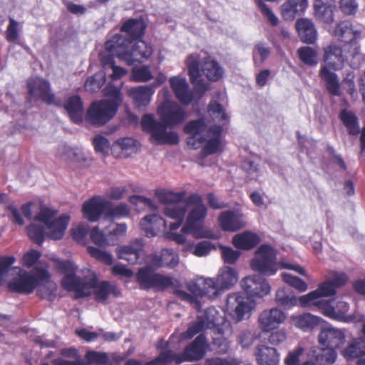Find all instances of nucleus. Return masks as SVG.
Masks as SVG:
<instances>
[{
	"mask_svg": "<svg viewBox=\"0 0 365 365\" xmlns=\"http://www.w3.org/2000/svg\"><path fill=\"white\" fill-rule=\"evenodd\" d=\"M240 285L245 294L239 292L229 294L227 297L226 309L232 318L240 322L250 317L255 298H262L269 294L271 287L267 280L261 275L254 274L244 277Z\"/></svg>",
	"mask_w": 365,
	"mask_h": 365,
	"instance_id": "f257e3e1",
	"label": "nucleus"
},
{
	"mask_svg": "<svg viewBox=\"0 0 365 365\" xmlns=\"http://www.w3.org/2000/svg\"><path fill=\"white\" fill-rule=\"evenodd\" d=\"M131 43L128 38L116 34L106 41L105 48L128 66L136 62L143 63L151 57L153 48L150 43L141 39L136 41L133 45Z\"/></svg>",
	"mask_w": 365,
	"mask_h": 365,
	"instance_id": "f03ea898",
	"label": "nucleus"
},
{
	"mask_svg": "<svg viewBox=\"0 0 365 365\" xmlns=\"http://www.w3.org/2000/svg\"><path fill=\"white\" fill-rule=\"evenodd\" d=\"M346 56L340 45L331 42L323 47V61L324 65L319 70V77L324 81L328 92L334 96H341L340 83L337 75L331 71L341 70Z\"/></svg>",
	"mask_w": 365,
	"mask_h": 365,
	"instance_id": "7ed1b4c3",
	"label": "nucleus"
},
{
	"mask_svg": "<svg viewBox=\"0 0 365 365\" xmlns=\"http://www.w3.org/2000/svg\"><path fill=\"white\" fill-rule=\"evenodd\" d=\"M277 251L269 245H261L255 252V257L250 261V267L254 270L267 276H272L279 269H288L306 276L305 269L299 266L288 263L277 262Z\"/></svg>",
	"mask_w": 365,
	"mask_h": 365,
	"instance_id": "20e7f679",
	"label": "nucleus"
},
{
	"mask_svg": "<svg viewBox=\"0 0 365 365\" xmlns=\"http://www.w3.org/2000/svg\"><path fill=\"white\" fill-rule=\"evenodd\" d=\"M207 339L203 334H200L192 342L187 344L181 354L174 353L168 349L147 362L146 365H163L174 361L180 364L184 361H197L204 358L207 351Z\"/></svg>",
	"mask_w": 365,
	"mask_h": 365,
	"instance_id": "39448f33",
	"label": "nucleus"
},
{
	"mask_svg": "<svg viewBox=\"0 0 365 365\" xmlns=\"http://www.w3.org/2000/svg\"><path fill=\"white\" fill-rule=\"evenodd\" d=\"M182 204L193 205L195 207L189 212L186 223L182 227L183 232H190L196 239L212 238L213 235L210 231L202 229L204 220L207 215V208L202 203L200 195L192 194L187 198L185 197Z\"/></svg>",
	"mask_w": 365,
	"mask_h": 365,
	"instance_id": "423d86ee",
	"label": "nucleus"
},
{
	"mask_svg": "<svg viewBox=\"0 0 365 365\" xmlns=\"http://www.w3.org/2000/svg\"><path fill=\"white\" fill-rule=\"evenodd\" d=\"M155 196L160 203L168 205L164 209V214L166 217L175 220L170 224V231L178 229L182 225L187 212L186 205L182 204L186 197V192H175L165 190H157Z\"/></svg>",
	"mask_w": 365,
	"mask_h": 365,
	"instance_id": "0eeeda50",
	"label": "nucleus"
},
{
	"mask_svg": "<svg viewBox=\"0 0 365 365\" xmlns=\"http://www.w3.org/2000/svg\"><path fill=\"white\" fill-rule=\"evenodd\" d=\"M56 214L57 210L41 206L38 214L36 216V220L43 223L48 230L46 234L48 237L53 240L63 238L70 222L69 215H62L54 218Z\"/></svg>",
	"mask_w": 365,
	"mask_h": 365,
	"instance_id": "6e6552de",
	"label": "nucleus"
},
{
	"mask_svg": "<svg viewBox=\"0 0 365 365\" xmlns=\"http://www.w3.org/2000/svg\"><path fill=\"white\" fill-rule=\"evenodd\" d=\"M141 126L143 131L150 133L151 140L157 145H174L179 143L178 134L175 131H166L169 127L155 120L153 115H144Z\"/></svg>",
	"mask_w": 365,
	"mask_h": 365,
	"instance_id": "1a4fd4ad",
	"label": "nucleus"
},
{
	"mask_svg": "<svg viewBox=\"0 0 365 365\" xmlns=\"http://www.w3.org/2000/svg\"><path fill=\"white\" fill-rule=\"evenodd\" d=\"M118 104L107 100L95 101L87 109L85 119L89 124L101 127L110 121L116 115Z\"/></svg>",
	"mask_w": 365,
	"mask_h": 365,
	"instance_id": "9d476101",
	"label": "nucleus"
},
{
	"mask_svg": "<svg viewBox=\"0 0 365 365\" xmlns=\"http://www.w3.org/2000/svg\"><path fill=\"white\" fill-rule=\"evenodd\" d=\"M49 277L48 272L43 268H35L32 272H21L9 284L10 291L21 294H31L38 284Z\"/></svg>",
	"mask_w": 365,
	"mask_h": 365,
	"instance_id": "9b49d317",
	"label": "nucleus"
},
{
	"mask_svg": "<svg viewBox=\"0 0 365 365\" xmlns=\"http://www.w3.org/2000/svg\"><path fill=\"white\" fill-rule=\"evenodd\" d=\"M136 281L144 290L153 289L164 292L173 286V278L155 272L151 266L140 268L136 273Z\"/></svg>",
	"mask_w": 365,
	"mask_h": 365,
	"instance_id": "f8f14e48",
	"label": "nucleus"
},
{
	"mask_svg": "<svg viewBox=\"0 0 365 365\" xmlns=\"http://www.w3.org/2000/svg\"><path fill=\"white\" fill-rule=\"evenodd\" d=\"M346 282L347 277L344 274L334 277L331 280L325 281L321 283L316 290L301 296L299 298V302L303 307L312 305L317 306V302L319 298L334 295L336 289L346 284Z\"/></svg>",
	"mask_w": 365,
	"mask_h": 365,
	"instance_id": "ddd939ff",
	"label": "nucleus"
},
{
	"mask_svg": "<svg viewBox=\"0 0 365 365\" xmlns=\"http://www.w3.org/2000/svg\"><path fill=\"white\" fill-rule=\"evenodd\" d=\"M329 33L339 41L348 44L350 56L354 58L360 53V45L356 39L360 36L361 31L354 30L349 21L344 20L337 23L329 29Z\"/></svg>",
	"mask_w": 365,
	"mask_h": 365,
	"instance_id": "4468645a",
	"label": "nucleus"
},
{
	"mask_svg": "<svg viewBox=\"0 0 365 365\" xmlns=\"http://www.w3.org/2000/svg\"><path fill=\"white\" fill-rule=\"evenodd\" d=\"M158 114L160 123L169 128H173L182 124L187 118L185 110L177 102L165 100L158 108Z\"/></svg>",
	"mask_w": 365,
	"mask_h": 365,
	"instance_id": "2eb2a0df",
	"label": "nucleus"
},
{
	"mask_svg": "<svg viewBox=\"0 0 365 365\" xmlns=\"http://www.w3.org/2000/svg\"><path fill=\"white\" fill-rule=\"evenodd\" d=\"M317 307L326 317L344 323L352 322L355 320V316L348 314L349 305L344 301H327L319 299L317 302Z\"/></svg>",
	"mask_w": 365,
	"mask_h": 365,
	"instance_id": "dca6fc26",
	"label": "nucleus"
},
{
	"mask_svg": "<svg viewBox=\"0 0 365 365\" xmlns=\"http://www.w3.org/2000/svg\"><path fill=\"white\" fill-rule=\"evenodd\" d=\"M26 86L30 99H40L48 105L61 106V101H55V94L51 91V85L47 80L38 77L32 78L29 79Z\"/></svg>",
	"mask_w": 365,
	"mask_h": 365,
	"instance_id": "f3484780",
	"label": "nucleus"
},
{
	"mask_svg": "<svg viewBox=\"0 0 365 365\" xmlns=\"http://www.w3.org/2000/svg\"><path fill=\"white\" fill-rule=\"evenodd\" d=\"M186 287L191 294L184 290L175 288L173 289V294L180 300L190 303L194 307L197 312H200L202 306L199 298L205 297L202 280L200 278L196 280H192L186 284Z\"/></svg>",
	"mask_w": 365,
	"mask_h": 365,
	"instance_id": "a211bd4d",
	"label": "nucleus"
},
{
	"mask_svg": "<svg viewBox=\"0 0 365 365\" xmlns=\"http://www.w3.org/2000/svg\"><path fill=\"white\" fill-rule=\"evenodd\" d=\"M66 284H68L66 290L74 292L76 298H83L91 294L92 289L98 284V277L95 273L83 278L77 276L73 279L67 277Z\"/></svg>",
	"mask_w": 365,
	"mask_h": 365,
	"instance_id": "6ab92c4d",
	"label": "nucleus"
},
{
	"mask_svg": "<svg viewBox=\"0 0 365 365\" xmlns=\"http://www.w3.org/2000/svg\"><path fill=\"white\" fill-rule=\"evenodd\" d=\"M188 76L190 82L194 85V93L202 98L208 89V86L200 78V56L198 54H190L186 59Z\"/></svg>",
	"mask_w": 365,
	"mask_h": 365,
	"instance_id": "aec40b11",
	"label": "nucleus"
},
{
	"mask_svg": "<svg viewBox=\"0 0 365 365\" xmlns=\"http://www.w3.org/2000/svg\"><path fill=\"white\" fill-rule=\"evenodd\" d=\"M286 319V314L279 308H271L262 311L258 317V324L261 331L267 333L278 328Z\"/></svg>",
	"mask_w": 365,
	"mask_h": 365,
	"instance_id": "412c9836",
	"label": "nucleus"
},
{
	"mask_svg": "<svg viewBox=\"0 0 365 365\" xmlns=\"http://www.w3.org/2000/svg\"><path fill=\"white\" fill-rule=\"evenodd\" d=\"M207 126L203 119H197L188 122L184 126V132L190 136L187 138V144L192 149H197L206 141L204 133H207Z\"/></svg>",
	"mask_w": 365,
	"mask_h": 365,
	"instance_id": "4be33fe9",
	"label": "nucleus"
},
{
	"mask_svg": "<svg viewBox=\"0 0 365 365\" xmlns=\"http://www.w3.org/2000/svg\"><path fill=\"white\" fill-rule=\"evenodd\" d=\"M108 205H109V202L102 197L93 196L83 204V215L90 222H96L103 213L106 214Z\"/></svg>",
	"mask_w": 365,
	"mask_h": 365,
	"instance_id": "5701e85b",
	"label": "nucleus"
},
{
	"mask_svg": "<svg viewBox=\"0 0 365 365\" xmlns=\"http://www.w3.org/2000/svg\"><path fill=\"white\" fill-rule=\"evenodd\" d=\"M169 83L175 98L184 106H188L194 100V92L190 88V86L185 78L181 76H173L170 78Z\"/></svg>",
	"mask_w": 365,
	"mask_h": 365,
	"instance_id": "b1692460",
	"label": "nucleus"
},
{
	"mask_svg": "<svg viewBox=\"0 0 365 365\" xmlns=\"http://www.w3.org/2000/svg\"><path fill=\"white\" fill-rule=\"evenodd\" d=\"M318 340L321 345L336 349L344 343L345 334L338 329L325 328L320 331Z\"/></svg>",
	"mask_w": 365,
	"mask_h": 365,
	"instance_id": "393cba45",
	"label": "nucleus"
},
{
	"mask_svg": "<svg viewBox=\"0 0 365 365\" xmlns=\"http://www.w3.org/2000/svg\"><path fill=\"white\" fill-rule=\"evenodd\" d=\"M336 5L334 0H315L314 14L315 19L324 24H329L334 21V11Z\"/></svg>",
	"mask_w": 365,
	"mask_h": 365,
	"instance_id": "a878e982",
	"label": "nucleus"
},
{
	"mask_svg": "<svg viewBox=\"0 0 365 365\" xmlns=\"http://www.w3.org/2000/svg\"><path fill=\"white\" fill-rule=\"evenodd\" d=\"M221 125H213L208 128L207 133L210 134V138L205 141L206 144L202 148L200 155L205 157L222 151V133Z\"/></svg>",
	"mask_w": 365,
	"mask_h": 365,
	"instance_id": "bb28decb",
	"label": "nucleus"
},
{
	"mask_svg": "<svg viewBox=\"0 0 365 365\" xmlns=\"http://www.w3.org/2000/svg\"><path fill=\"white\" fill-rule=\"evenodd\" d=\"M218 222L221 229L226 232H236L245 226L242 215L232 210L222 212Z\"/></svg>",
	"mask_w": 365,
	"mask_h": 365,
	"instance_id": "cd10ccee",
	"label": "nucleus"
},
{
	"mask_svg": "<svg viewBox=\"0 0 365 365\" xmlns=\"http://www.w3.org/2000/svg\"><path fill=\"white\" fill-rule=\"evenodd\" d=\"M300 41L307 44H314L317 39V31L314 24L308 19H299L295 23Z\"/></svg>",
	"mask_w": 365,
	"mask_h": 365,
	"instance_id": "c85d7f7f",
	"label": "nucleus"
},
{
	"mask_svg": "<svg viewBox=\"0 0 365 365\" xmlns=\"http://www.w3.org/2000/svg\"><path fill=\"white\" fill-rule=\"evenodd\" d=\"M143 250L142 240L137 239L132 245L118 247L117 255L119 259H124L130 264H136L139 262Z\"/></svg>",
	"mask_w": 365,
	"mask_h": 365,
	"instance_id": "c756f323",
	"label": "nucleus"
},
{
	"mask_svg": "<svg viewBox=\"0 0 365 365\" xmlns=\"http://www.w3.org/2000/svg\"><path fill=\"white\" fill-rule=\"evenodd\" d=\"M308 7V0H286L279 7L281 16L285 21H293Z\"/></svg>",
	"mask_w": 365,
	"mask_h": 365,
	"instance_id": "7c9ffc66",
	"label": "nucleus"
},
{
	"mask_svg": "<svg viewBox=\"0 0 365 365\" xmlns=\"http://www.w3.org/2000/svg\"><path fill=\"white\" fill-rule=\"evenodd\" d=\"M146 29L147 24L142 19L130 18L123 23L120 31L127 34L129 40L138 41L145 36Z\"/></svg>",
	"mask_w": 365,
	"mask_h": 365,
	"instance_id": "2f4dec72",
	"label": "nucleus"
},
{
	"mask_svg": "<svg viewBox=\"0 0 365 365\" xmlns=\"http://www.w3.org/2000/svg\"><path fill=\"white\" fill-rule=\"evenodd\" d=\"M63 108L73 123L76 124L82 123L83 103L78 95H73L68 97L63 103Z\"/></svg>",
	"mask_w": 365,
	"mask_h": 365,
	"instance_id": "473e14b6",
	"label": "nucleus"
},
{
	"mask_svg": "<svg viewBox=\"0 0 365 365\" xmlns=\"http://www.w3.org/2000/svg\"><path fill=\"white\" fill-rule=\"evenodd\" d=\"M255 357L258 365H278L279 362L277 349L267 345L257 346Z\"/></svg>",
	"mask_w": 365,
	"mask_h": 365,
	"instance_id": "72a5a7b5",
	"label": "nucleus"
},
{
	"mask_svg": "<svg viewBox=\"0 0 365 365\" xmlns=\"http://www.w3.org/2000/svg\"><path fill=\"white\" fill-rule=\"evenodd\" d=\"M161 225L165 226V220L155 214L146 215L141 220L140 223L144 235L148 237L156 236Z\"/></svg>",
	"mask_w": 365,
	"mask_h": 365,
	"instance_id": "f704fd0d",
	"label": "nucleus"
},
{
	"mask_svg": "<svg viewBox=\"0 0 365 365\" xmlns=\"http://www.w3.org/2000/svg\"><path fill=\"white\" fill-rule=\"evenodd\" d=\"M94 299L97 302L103 303L107 301L109 294L118 297L121 295L120 289L108 281L98 282L96 287H94Z\"/></svg>",
	"mask_w": 365,
	"mask_h": 365,
	"instance_id": "c9c22d12",
	"label": "nucleus"
},
{
	"mask_svg": "<svg viewBox=\"0 0 365 365\" xmlns=\"http://www.w3.org/2000/svg\"><path fill=\"white\" fill-rule=\"evenodd\" d=\"M128 93L133 98L135 106L140 108L150 103L153 91L151 87L140 86L131 88L128 90Z\"/></svg>",
	"mask_w": 365,
	"mask_h": 365,
	"instance_id": "e433bc0d",
	"label": "nucleus"
},
{
	"mask_svg": "<svg viewBox=\"0 0 365 365\" xmlns=\"http://www.w3.org/2000/svg\"><path fill=\"white\" fill-rule=\"evenodd\" d=\"M259 237L254 233L245 232L235 235L232 238L233 245L239 249L249 250L257 246Z\"/></svg>",
	"mask_w": 365,
	"mask_h": 365,
	"instance_id": "4c0bfd02",
	"label": "nucleus"
},
{
	"mask_svg": "<svg viewBox=\"0 0 365 365\" xmlns=\"http://www.w3.org/2000/svg\"><path fill=\"white\" fill-rule=\"evenodd\" d=\"M292 323L304 331L313 329L319 325L320 319L309 313H304L291 317Z\"/></svg>",
	"mask_w": 365,
	"mask_h": 365,
	"instance_id": "58836bf2",
	"label": "nucleus"
},
{
	"mask_svg": "<svg viewBox=\"0 0 365 365\" xmlns=\"http://www.w3.org/2000/svg\"><path fill=\"white\" fill-rule=\"evenodd\" d=\"M202 71L206 78L211 81H219L223 75V70L220 64L210 56L204 59Z\"/></svg>",
	"mask_w": 365,
	"mask_h": 365,
	"instance_id": "ea45409f",
	"label": "nucleus"
},
{
	"mask_svg": "<svg viewBox=\"0 0 365 365\" xmlns=\"http://www.w3.org/2000/svg\"><path fill=\"white\" fill-rule=\"evenodd\" d=\"M343 356L347 359H354L365 355V339H355L342 351Z\"/></svg>",
	"mask_w": 365,
	"mask_h": 365,
	"instance_id": "a19ab883",
	"label": "nucleus"
},
{
	"mask_svg": "<svg viewBox=\"0 0 365 365\" xmlns=\"http://www.w3.org/2000/svg\"><path fill=\"white\" fill-rule=\"evenodd\" d=\"M57 285L50 280V277L41 281L36 291V294L41 299L53 302L56 297Z\"/></svg>",
	"mask_w": 365,
	"mask_h": 365,
	"instance_id": "79ce46f5",
	"label": "nucleus"
},
{
	"mask_svg": "<svg viewBox=\"0 0 365 365\" xmlns=\"http://www.w3.org/2000/svg\"><path fill=\"white\" fill-rule=\"evenodd\" d=\"M339 118L346 128L349 134L356 135L359 133V120L354 113L343 109L339 113Z\"/></svg>",
	"mask_w": 365,
	"mask_h": 365,
	"instance_id": "37998d69",
	"label": "nucleus"
},
{
	"mask_svg": "<svg viewBox=\"0 0 365 365\" xmlns=\"http://www.w3.org/2000/svg\"><path fill=\"white\" fill-rule=\"evenodd\" d=\"M298 301L299 299H297L292 291L289 289H279L276 292L275 302L278 305L284 308L290 309L297 305Z\"/></svg>",
	"mask_w": 365,
	"mask_h": 365,
	"instance_id": "c03bdc74",
	"label": "nucleus"
},
{
	"mask_svg": "<svg viewBox=\"0 0 365 365\" xmlns=\"http://www.w3.org/2000/svg\"><path fill=\"white\" fill-rule=\"evenodd\" d=\"M217 278L222 289L230 288L238 279L236 270L230 267L222 268Z\"/></svg>",
	"mask_w": 365,
	"mask_h": 365,
	"instance_id": "a18cd8bd",
	"label": "nucleus"
},
{
	"mask_svg": "<svg viewBox=\"0 0 365 365\" xmlns=\"http://www.w3.org/2000/svg\"><path fill=\"white\" fill-rule=\"evenodd\" d=\"M56 269L58 272L64 274L61 280V286L65 289L67 284H66L67 277L75 278L76 277L77 267L70 261L58 260L56 263Z\"/></svg>",
	"mask_w": 365,
	"mask_h": 365,
	"instance_id": "49530a36",
	"label": "nucleus"
},
{
	"mask_svg": "<svg viewBox=\"0 0 365 365\" xmlns=\"http://www.w3.org/2000/svg\"><path fill=\"white\" fill-rule=\"evenodd\" d=\"M299 60L305 65L313 67L318 63L317 51L309 46H302L297 49Z\"/></svg>",
	"mask_w": 365,
	"mask_h": 365,
	"instance_id": "de8ad7c7",
	"label": "nucleus"
},
{
	"mask_svg": "<svg viewBox=\"0 0 365 365\" xmlns=\"http://www.w3.org/2000/svg\"><path fill=\"white\" fill-rule=\"evenodd\" d=\"M151 262L158 268L163 266L173 268L178 265V258L177 256H174L170 250H166L161 256L154 255Z\"/></svg>",
	"mask_w": 365,
	"mask_h": 365,
	"instance_id": "09e8293b",
	"label": "nucleus"
},
{
	"mask_svg": "<svg viewBox=\"0 0 365 365\" xmlns=\"http://www.w3.org/2000/svg\"><path fill=\"white\" fill-rule=\"evenodd\" d=\"M202 285L204 288L205 297L210 299L216 298L222 289L217 278H204L201 277Z\"/></svg>",
	"mask_w": 365,
	"mask_h": 365,
	"instance_id": "8fccbe9b",
	"label": "nucleus"
},
{
	"mask_svg": "<svg viewBox=\"0 0 365 365\" xmlns=\"http://www.w3.org/2000/svg\"><path fill=\"white\" fill-rule=\"evenodd\" d=\"M316 361L319 365H327L335 362L337 356L336 349L332 348H322L319 352L314 351Z\"/></svg>",
	"mask_w": 365,
	"mask_h": 365,
	"instance_id": "3c124183",
	"label": "nucleus"
},
{
	"mask_svg": "<svg viewBox=\"0 0 365 365\" xmlns=\"http://www.w3.org/2000/svg\"><path fill=\"white\" fill-rule=\"evenodd\" d=\"M278 0H255L257 9L272 26H277L279 24V19L265 1L276 2Z\"/></svg>",
	"mask_w": 365,
	"mask_h": 365,
	"instance_id": "603ef678",
	"label": "nucleus"
},
{
	"mask_svg": "<svg viewBox=\"0 0 365 365\" xmlns=\"http://www.w3.org/2000/svg\"><path fill=\"white\" fill-rule=\"evenodd\" d=\"M130 212V208L126 204L120 203L113 206L109 202V205H108L106 211V217L110 220L119 219L129 216Z\"/></svg>",
	"mask_w": 365,
	"mask_h": 365,
	"instance_id": "864d4df0",
	"label": "nucleus"
},
{
	"mask_svg": "<svg viewBox=\"0 0 365 365\" xmlns=\"http://www.w3.org/2000/svg\"><path fill=\"white\" fill-rule=\"evenodd\" d=\"M205 328V321L202 317H197L196 321L191 322L185 331L181 334L183 339H192L194 336L201 333Z\"/></svg>",
	"mask_w": 365,
	"mask_h": 365,
	"instance_id": "5fc2aeb1",
	"label": "nucleus"
},
{
	"mask_svg": "<svg viewBox=\"0 0 365 365\" xmlns=\"http://www.w3.org/2000/svg\"><path fill=\"white\" fill-rule=\"evenodd\" d=\"M26 231L30 240L33 242L38 245H41L43 242L46 233L42 225L31 224L27 226Z\"/></svg>",
	"mask_w": 365,
	"mask_h": 365,
	"instance_id": "6e6d98bb",
	"label": "nucleus"
},
{
	"mask_svg": "<svg viewBox=\"0 0 365 365\" xmlns=\"http://www.w3.org/2000/svg\"><path fill=\"white\" fill-rule=\"evenodd\" d=\"M86 364L104 365L109 360L108 355L105 352H98L96 351H88L85 354Z\"/></svg>",
	"mask_w": 365,
	"mask_h": 365,
	"instance_id": "4d7b16f0",
	"label": "nucleus"
},
{
	"mask_svg": "<svg viewBox=\"0 0 365 365\" xmlns=\"http://www.w3.org/2000/svg\"><path fill=\"white\" fill-rule=\"evenodd\" d=\"M87 252L92 257L106 265H110L113 263V257L107 252L92 246L87 247Z\"/></svg>",
	"mask_w": 365,
	"mask_h": 365,
	"instance_id": "13d9d810",
	"label": "nucleus"
},
{
	"mask_svg": "<svg viewBox=\"0 0 365 365\" xmlns=\"http://www.w3.org/2000/svg\"><path fill=\"white\" fill-rule=\"evenodd\" d=\"M282 280L290 287L296 289L299 292H304L307 289V284L302 279L293 276L289 273H282Z\"/></svg>",
	"mask_w": 365,
	"mask_h": 365,
	"instance_id": "bf43d9fd",
	"label": "nucleus"
},
{
	"mask_svg": "<svg viewBox=\"0 0 365 365\" xmlns=\"http://www.w3.org/2000/svg\"><path fill=\"white\" fill-rule=\"evenodd\" d=\"M90 237L95 245L100 247L110 245H111L110 241H113L104 232L100 231L98 227H95L91 230Z\"/></svg>",
	"mask_w": 365,
	"mask_h": 365,
	"instance_id": "052dcab7",
	"label": "nucleus"
},
{
	"mask_svg": "<svg viewBox=\"0 0 365 365\" xmlns=\"http://www.w3.org/2000/svg\"><path fill=\"white\" fill-rule=\"evenodd\" d=\"M104 96L108 98L103 100L110 101L118 104V108L120 106L123 101V96L120 90L114 86L113 85L108 84L104 89Z\"/></svg>",
	"mask_w": 365,
	"mask_h": 365,
	"instance_id": "680f3d73",
	"label": "nucleus"
},
{
	"mask_svg": "<svg viewBox=\"0 0 365 365\" xmlns=\"http://www.w3.org/2000/svg\"><path fill=\"white\" fill-rule=\"evenodd\" d=\"M304 353V349L302 346H297L293 350L289 351L284 358V365H301L300 358Z\"/></svg>",
	"mask_w": 365,
	"mask_h": 365,
	"instance_id": "e2e57ef3",
	"label": "nucleus"
},
{
	"mask_svg": "<svg viewBox=\"0 0 365 365\" xmlns=\"http://www.w3.org/2000/svg\"><path fill=\"white\" fill-rule=\"evenodd\" d=\"M256 339L255 333L248 329L241 331L237 336V341L243 349H247L252 346Z\"/></svg>",
	"mask_w": 365,
	"mask_h": 365,
	"instance_id": "0e129e2a",
	"label": "nucleus"
},
{
	"mask_svg": "<svg viewBox=\"0 0 365 365\" xmlns=\"http://www.w3.org/2000/svg\"><path fill=\"white\" fill-rule=\"evenodd\" d=\"M152 78L153 75L146 66L133 69L132 80L135 82H146Z\"/></svg>",
	"mask_w": 365,
	"mask_h": 365,
	"instance_id": "69168bd1",
	"label": "nucleus"
},
{
	"mask_svg": "<svg viewBox=\"0 0 365 365\" xmlns=\"http://www.w3.org/2000/svg\"><path fill=\"white\" fill-rule=\"evenodd\" d=\"M222 257L225 263L227 264H235L239 259L240 252L237 250H234L230 247L221 246Z\"/></svg>",
	"mask_w": 365,
	"mask_h": 365,
	"instance_id": "338daca9",
	"label": "nucleus"
},
{
	"mask_svg": "<svg viewBox=\"0 0 365 365\" xmlns=\"http://www.w3.org/2000/svg\"><path fill=\"white\" fill-rule=\"evenodd\" d=\"M216 247L210 241H202L198 242L194 249L193 254L197 257H203L207 255L212 250H215Z\"/></svg>",
	"mask_w": 365,
	"mask_h": 365,
	"instance_id": "774afa93",
	"label": "nucleus"
}]
</instances>
